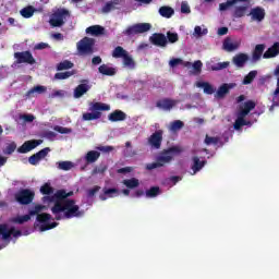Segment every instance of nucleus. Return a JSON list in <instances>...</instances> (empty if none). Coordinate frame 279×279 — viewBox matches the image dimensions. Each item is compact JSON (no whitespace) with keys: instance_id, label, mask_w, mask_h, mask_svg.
I'll list each match as a JSON object with an SVG mask.
<instances>
[{"instance_id":"nucleus-1","label":"nucleus","mask_w":279,"mask_h":279,"mask_svg":"<svg viewBox=\"0 0 279 279\" xmlns=\"http://www.w3.org/2000/svg\"><path fill=\"white\" fill-rule=\"evenodd\" d=\"M69 197H73V191L58 190L52 196L44 197L47 202L54 203L51 207V213L57 221L82 217L83 213L80 210V206L75 204V199Z\"/></svg>"},{"instance_id":"nucleus-2","label":"nucleus","mask_w":279,"mask_h":279,"mask_svg":"<svg viewBox=\"0 0 279 279\" xmlns=\"http://www.w3.org/2000/svg\"><path fill=\"white\" fill-rule=\"evenodd\" d=\"M182 154V150L178 146H171L167 149H163L159 155L156 157V161L146 165L147 171H154V169H160V167H165V165H169L173 160V157L179 156Z\"/></svg>"},{"instance_id":"nucleus-3","label":"nucleus","mask_w":279,"mask_h":279,"mask_svg":"<svg viewBox=\"0 0 279 279\" xmlns=\"http://www.w3.org/2000/svg\"><path fill=\"white\" fill-rule=\"evenodd\" d=\"M89 112L83 113V121H97L101 117V112H108L110 105L104 102H90Z\"/></svg>"},{"instance_id":"nucleus-4","label":"nucleus","mask_w":279,"mask_h":279,"mask_svg":"<svg viewBox=\"0 0 279 279\" xmlns=\"http://www.w3.org/2000/svg\"><path fill=\"white\" fill-rule=\"evenodd\" d=\"M76 49L81 56H93L95 53V39L84 37L76 44Z\"/></svg>"},{"instance_id":"nucleus-5","label":"nucleus","mask_w":279,"mask_h":279,"mask_svg":"<svg viewBox=\"0 0 279 279\" xmlns=\"http://www.w3.org/2000/svg\"><path fill=\"white\" fill-rule=\"evenodd\" d=\"M34 197H36V193H34V191L29 189H23L15 194V202L21 204V206H28V204L34 202Z\"/></svg>"},{"instance_id":"nucleus-6","label":"nucleus","mask_w":279,"mask_h":279,"mask_svg":"<svg viewBox=\"0 0 279 279\" xmlns=\"http://www.w3.org/2000/svg\"><path fill=\"white\" fill-rule=\"evenodd\" d=\"M151 29V24L149 23H137L129 26L123 31L124 36H136V34H145Z\"/></svg>"},{"instance_id":"nucleus-7","label":"nucleus","mask_w":279,"mask_h":279,"mask_svg":"<svg viewBox=\"0 0 279 279\" xmlns=\"http://www.w3.org/2000/svg\"><path fill=\"white\" fill-rule=\"evenodd\" d=\"M14 58L16 60L15 64H36V59L29 50L15 52Z\"/></svg>"},{"instance_id":"nucleus-8","label":"nucleus","mask_w":279,"mask_h":279,"mask_svg":"<svg viewBox=\"0 0 279 279\" xmlns=\"http://www.w3.org/2000/svg\"><path fill=\"white\" fill-rule=\"evenodd\" d=\"M165 134V131L157 130L155 131L149 137H148V145L153 149H160L162 147V135Z\"/></svg>"},{"instance_id":"nucleus-9","label":"nucleus","mask_w":279,"mask_h":279,"mask_svg":"<svg viewBox=\"0 0 279 279\" xmlns=\"http://www.w3.org/2000/svg\"><path fill=\"white\" fill-rule=\"evenodd\" d=\"M23 232L21 230H16L14 227L8 228V225H0V236H2L3 241H8L11 236H21Z\"/></svg>"},{"instance_id":"nucleus-10","label":"nucleus","mask_w":279,"mask_h":279,"mask_svg":"<svg viewBox=\"0 0 279 279\" xmlns=\"http://www.w3.org/2000/svg\"><path fill=\"white\" fill-rule=\"evenodd\" d=\"M66 15H69V11L66 9L56 12L49 21L50 25L52 27H62V25H64V16Z\"/></svg>"},{"instance_id":"nucleus-11","label":"nucleus","mask_w":279,"mask_h":279,"mask_svg":"<svg viewBox=\"0 0 279 279\" xmlns=\"http://www.w3.org/2000/svg\"><path fill=\"white\" fill-rule=\"evenodd\" d=\"M38 145H43V140L26 141L24 145L17 148L19 154H28L32 149H36Z\"/></svg>"},{"instance_id":"nucleus-12","label":"nucleus","mask_w":279,"mask_h":279,"mask_svg":"<svg viewBox=\"0 0 279 279\" xmlns=\"http://www.w3.org/2000/svg\"><path fill=\"white\" fill-rule=\"evenodd\" d=\"M49 151H51V148L46 147V148L37 151L36 154L32 155L28 158L29 165H33V166L38 165V162H40V160H44V158H47V156H49Z\"/></svg>"},{"instance_id":"nucleus-13","label":"nucleus","mask_w":279,"mask_h":279,"mask_svg":"<svg viewBox=\"0 0 279 279\" xmlns=\"http://www.w3.org/2000/svg\"><path fill=\"white\" fill-rule=\"evenodd\" d=\"M149 41L151 43V45H155V47H167V45L169 44L167 36H165V34L162 33H154L149 37Z\"/></svg>"},{"instance_id":"nucleus-14","label":"nucleus","mask_w":279,"mask_h":279,"mask_svg":"<svg viewBox=\"0 0 279 279\" xmlns=\"http://www.w3.org/2000/svg\"><path fill=\"white\" fill-rule=\"evenodd\" d=\"M82 83L74 88V99H80L84 97L90 90V85H88V80L81 81Z\"/></svg>"},{"instance_id":"nucleus-15","label":"nucleus","mask_w":279,"mask_h":279,"mask_svg":"<svg viewBox=\"0 0 279 279\" xmlns=\"http://www.w3.org/2000/svg\"><path fill=\"white\" fill-rule=\"evenodd\" d=\"M248 61L250 56L244 52H240L232 58V64H234V66H236L238 69H243V66H245Z\"/></svg>"},{"instance_id":"nucleus-16","label":"nucleus","mask_w":279,"mask_h":279,"mask_svg":"<svg viewBox=\"0 0 279 279\" xmlns=\"http://www.w3.org/2000/svg\"><path fill=\"white\" fill-rule=\"evenodd\" d=\"M206 165H208V161L201 160L199 157L197 156L192 157V166H191V169L193 171L192 175L199 173V171L203 170L206 167Z\"/></svg>"},{"instance_id":"nucleus-17","label":"nucleus","mask_w":279,"mask_h":279,"mask_svg":"<svg viewBox=\"0 0 279 279\" xmlns=\"http://www.w3.org/2000/svg\"><path fill=\"white\" fill-rule=\"evenodd\" d=\"M177 105L178 100L171 98H163L156 102V108H159V110H171Z\"/></svg>"},{"instance_id":"nucleus-18","label":"nucleus","mask_w":279,"mask_h":279,"mask_svg":"<svg viewBox=\"0 0 279 279\" xmlns=\"http://www.w3.org/2000/svg\"><path fill=\"white\" fill-rule=\"evenodd\" d=\"M239 47H241V40L232 41V38L230 37L225 38L222 43V49H225V51H228L229 53H231L232 51H236Z\"/></svg>"},{"instance_id":"nucleus-19","label":"nucleus","mask_w":279,"mask_h":279,"mask_svg":"<svg viewBox=\"0 0 279 279\" xmlns=\"http://www.w3.org/2000/svg\"><path fill=\"white\" fill-rule=\"evenodd\" d=\"M234 86H236L235 83H223L217 90V93L215 94V97L217 99H223V97H226L228 95V93H230V90H232V88H234Z\"/></svg>"},{"instance_id":"nucleus-20","label":"nucleus","mask_w":279,"mask_h":279,"mask_svg":"<svg viewBox=\"0 0 279 279\" xmlns=\"http://www.w3.org/2000/svg\"><path fill=\"white\" fill-rule=\"evenodd\" d=\"M254 108H256V102H254V100H247L243 105H240L238 113L242 117H247Z\"/></svg>"},{"instance_id":"nucleus-21","label":"nucleus","mask_w":279,"mask_h":279,"mask_svg":"<svg viewBox=\"0 0 279 279\" xmlns=\"http://www.w3.org/2000/svg\"><path fill=\"white\" fill-rule=\"evenodd\" d=\"M108 119L111 121V123H117L119 121H125V119H128V114L117 109L113 112L109 113Z\"/></svg>"},{"instance_id":"nucleus-22","label":"nucleus","mask_w":279,"mask_h":279,"mask_svg":"<svg viewBox=\"0 0 279 279\" xmlns=\"http://www.w3.org/2000/svg\"><path fill=\"white\" fill-rule=\"evenodd\" d=\"M279 54V43L276 41L267 51L263 54L265 60H269L270 58H276Z\"/></svg>"},{"instance_id":"nucleus-23","label":"nucleus","mask_w":279,"mask_h":279,"mask_svg":"<svg viewBox=\"0 0 279 279\" xmlns=\"http://www.w3.org/2000/svg\"><path fill=\"white\" fill-rule=\"evenodd\" d=\"M250 14L253 21H258L260 23V21L265 20V9L260 7L253 8Z\"/></svg>"},{"instance_id":"nucleus-24","label":"nucleus","mask_w":279,"mask_h":279,"mask_svg":"<svg viewBox=\"0 0 279 279\" xmlns=\"http://www.w3.org/2000/svg\"><path fill=\"white\" fill-rule=\"evenodd\" d=\"M106 28L101 25H93L86 28V34H89L90 36H104Z\"/></svg>"},{"instance_id":"nucleus-25","label":"nucleus","mask_w":279,"mask_h":279,"mask_svg":"<svg viewBox=\"0 0 279 279\" xmlns=\"http://www.w3.org/2000/svg\"><path fill=\"white\" fill-rule=\"evenodd\" d=\"M44 93H47V87L43 86V85H37L34 86L33 88H31L27 93H26V97L29 99L32 97H34V95H44Z\"/></svg>"},{"instance_id":"nucleus-26","label":"nucleus","mask_w":279,"mask_h":279,"mask_svg":"<svg viewBox=\"0 0 279 279\" xmlns=\"http://www.w3.org/2000/svg\"><path fill=\"white\" fill-rule=\"evenodd\" d=\"M100 156H101V153L97 150H89L85 156V160L87 165H93V162H97V160H99Z\"/></svg>"},{"instance_id":"nucleus-27","label":"nucleus","mask_w":279,"mask_h":279,"mask_svg":"<svg viewBox=\"0 0 279 279\" xmlns=\"http://www.w3.org/2000/svg\"><path fill=\"white\" fill-rule=\"evenodd\" d=\"M197 88H203L205 95L215 94V87L208 82H196Z\"/></svg>"},{"instance_id":"nucleus-28","label":"nucleus","mask_w":279,"mask_h":279,"mask_svg":"<svg viewBox=\"0 0 279 279\" xmlns=\"http://www.w3.org/2000/svg\"><path fill=\"white\" fill-rule=\"evenodd\" d=\"M99 73L101 75H107L109 77H112L113 75H117V69L110 68L107 64H102L98 68Z\"/></svg>"},{"instance_id":"nucleus-29","label":"nucleus","mask_w":279,"mask_h":279,"mask_svg":"<svg viewBox=\"0 0 279 279\" xmlns=\"http://www.w3.org/2000/svg\"><path fill=\"white\" fill-rule=\"evenodd\" d=\"M265 51V45L263 44H258L255 46V49L253 51V61L254 62H258V60H260V58H263V52Z\"/></svg>"},{"instance_id":"nucleus-30","label":"nucleus","mask_w":279,"mask_h":279,"mask_svg":"<svg viewBox=\"0 0 279 279\" xmlns=\"http://www.w3.org/2000/svg\"><path fill=\"white\" fill-rule=\"evenodd\" d=\"M159 14L163 19H171L173 16V14H175V11L171 7H160Z\"/></svg>"},{"instance_id":"nucleus-31","label":"nucleus","mask_w":279,"mask_h":279,"mask_svg":"<svg viewBox=\"0 0 279 279\" xmlns=\"http://www.w3.org/2000/svg\"><path fill=\"white\" fill-rule=\"evenodd\" d=\"M241 1H247V0H227V2L219 4V11L226 12L229 8H232V5H236V3H240Z\"/></svg>"},{"instance_id":"nucleus-32","label":"nucleus","mask_w":279,"mask_h":279,"mask_svg":"<svg viewBox=\"0 0 279 279\" xmlns=\"http://www.w3.org/2000/svg\"><path fill=\"white\" fill-rule=\"evenodd\" d=\"M36 9L33 5H28L20 11L21 16L24 19H32Z\"/></svg>"},{"instance_id":"nucleus-33","label":"nucleus","mask_w":279,"mask_h":279,"mask_svg":"<svg viewBox=\"0 0 279 279\" xmlns=\"http://www.w3.org/2000/svg\"><path fill=\"white\" fill-rule=\"evenodd\" d=\"M257 75H258V71L256 70L251 71L247 75L244 76L242 84H244V86L252 84L254 80H256Z\"/></svg>"},{"instance_id":"nucleus-34","label":"nucleus","mask_w":279,"mask_h":279,"mask_svg":"<svg viewBox=\"0 0 279 279\" xmlns=\"http://www.w3.org/2000/svg\"><path fill=\"white\" fill-rule=\"evenodd\" d=\"M246 12H247V4L235 7L233 11V16L234 19H242V16H244Z\"/></svg>"},{"instance_id":"nucleus-35","label":"nucleus","mask_w":279,"mask_h":279,"mask_svg":"<svg viewBox=\"0 0 279 279\" xmlns=\"http://www.w3.org/2000/svg\"><path fill=\"white\" fill-rule=\"evenodd\" d=\"M246 116H242L241 113H238V119L234 122V130H241L243 125H250V122L245 121Z\"/></svg>"},{"instance_id":"nucleus-36","label":"nucleus","mask_w":279,"mask_h":279,"mask_svg":"<svg viewBox=\"0 0 279 279\" xmlns=\"http://www.w3.org/2000/svg\"><path fill=\"white\" fill-rule=\"evenodd\" d=\"M123 184L124 186H126V189H138V186L141 185V182L138 181V179L132 178V179L124 180Z\"/></svg>"},{"instance_id":"nucleus-37","label":"nucleus","mask_w":279,"mask_h":279,"mask_svg":"<svg viewBox=\"0 0 279 279\" xmlns=\"http://www.w3.org/2000/svg\"><path fill=\"white\" fill-rule=\"evenodd\" d=\"M122 60L124 66H128L129 69H134L136 66V62H134V59L128 52L122 57Z\"/></svg>"},{"instance_id":"nucleus-38","label":"nucleus","mask_w":279,"mask_h":279,"mask_svg":"<svg viewBox=\"0 0 279 279\" xmlns=\"http://www.w3.org/2000/svg\"><path fill=\"white\" fill-rule=\"evenodd\" d=\"M113 193H119V190L112 187V189H106L104 190V194L99 195V199H101V202H106V199H108V197H112Z\"/></svg>"},{"instance_id":"nucleus-39","label":"nucleus","mask_w":279,"mask_h":279,"mask_svg":"<svg viewBox=\"0 0 279 279\" xmlns=\"http://www.w3.org/2000/svg\"><path fill=\"white\" fill-rule=\"evenodd\" d=\"M73 62L64 60L57 64V71H68V69H73Z\"/></svg>"},{"instance_id":"nucleus-40","label":"nucleus","mask_w":279,"mask_h":279,"mask_svg":"<svg viewBox=\"0 0 279 279\" xmlns=\"http://www.w3.org/2000/svg\"><path fill=\"white\" fill-rule=\"evenodd\" d=\"M32 219V215H24V216H17L15 218L12 219L13 223H19L20 226H22V223H27V221H29Z\"/></svg>"},{"instance_id":"nucleus-41","label":"nucleus","mask_w":279,"mask_h":279,"mask_svg":"<svg viewBox=\"0 0 279 279\" xmlns=\"http://www.w3.org/2000/svg\"><path fill=\"white\" fill-rule=\"evenodd\" d=\"M72 75H75V71L58 72L54 74V80H69Z\"/></svg>"},{"instance_id":"nucleus-42","label":"nucleus","mask_w":279,"mask_h":279,"mask_svg":"<svg viewBox=\"0 0 279 279\" xmlns=\"http://www.w3.org/2000/svg\"><path fill=\"white\" fill-rule=\"evenodd\" d=\"M74 167L72 161H59L58 162V169L61 171H71V169Z\"/></svg>"},{"instance_id":"nucleus-43","label":"nucleus","mask_w":279,"mask_h":279,"mask_svg":"<svg viewBox=\"0 0 279 279\" xmlns=\"http://www.w3.org/2000/svg\"><path fill=\"white\" fill-rule=\"evenodd\" d=\"M126 50L121 46H117L112 51V58H123L126 54Z\"/></svg>"},{"instance_id":"nucleus-44","label":"nucleus","mask_w":279,"mask_h":279,"mask_svg":"<svg viewBox=\"0 0 279 279\" xmlns=\"http://www.w3.org/2000/svg\"><path fill=\"white\" fill-rule=\"evenodd\" d=\"M14 151H16V143L15 142H11L3 149V154L5 156H12V154H14Z\"/></svg>"},{"instance_id":"nucleus-45","label":"nucleus","mask_w":279,"mask_h":279,"mask_svg":"<svg viewBox=\"0 0 279 279\" xmlns=\"http://www.w3.org/2000/svg\"><path fill=\"white\" fill-rule=\"evenodd\" d=\"M230 66V61L218 62L211 65V71H223V69H228Z\"/></svg>"},{"instance_id":"nucleus-46","label":"nucleus","mask_w":279,"mask_h":279,"mask_svg":"<svg viewBox=\"0 0 279 279\" xmlns=\"http://www.w3.org/2000/svg\"><path fill=\"white\" fill-rule=\"evenodd\" d=\"M193 64V70L195 73H202V66H204V63H202L199 60L195 61L194 63L191 62H185L184 66H192Z\"/></svg>"},{"instance_id":"nucleus-47","label":"nucleus","mask_w":279,"mask_h":279,"mask_svg":"<svg viewBox=\"0 0 279 279\" xmlns=\"http://www.w3.org/2000/svg\"><path fill=\"white\" fill-rule=\"evenodd\" d=\"M160 195V187L153 186L146 191V197H158Z\"/></svg>"},{"instance_id":"nucleus-48","label":"nucleus","mask_w":279,"mask_h":279,"mask_svg":"<svg viewBox=\"0 0 279 279\" xmlns=\"http://www.w3.org/2000/svg\"><path fill=\"white\" fill-rule=\"evenodd\" d=\"M36 219L39 223H47V221H51V214H38Z\"/></svg>"},{"instance_id":"nucleus-49","label":"nucleus","mask_w":279,"mask_h":279,"mask_svg":"<svg viewBox=\"0 0 279 279\" xmlns=\"http://www.w3.org/2000/svg\"><path fill=\"white\" fill-rule=\"evenodd\" d=\"M278 95H279V78L277 80V87L272 94V106L270 107V110H274V106H279Z\"/></svg>"},{"instance_id":"nucleus-50","label":"nucleus","mask_w":279,"mask_h":279,"mask_svg":"<svg viewBox=\"0 0 279 279\" xmlns=\"http://www.w3.org/2000/svg\"><path fill=\"white\" fill-rule=\"evenodd\" d=\"M184 128V122L182 120H175L171 123L170 130L172 132H178V130H182Z\"/></svg>"},{"instance_id":"nucleus-51","label":"nucleus","mask_w":279,"mask_h":279,"mask_svg":"<svg viewBox=\"0 0 279 279\" xmlns=\"http://www.w3.org/2000/svg\"><path fill=\"white\" fill-rule=\"evenodd\" d=\"M114 5H117V3L112 1L107 2L101 9L102 14H108L109 12H112V10H116Z\"/></svg>"},{"instance_id":"nucleus-52","label":"nucleus","mask_w":279,"mask_h":279,"mask_svg":"<svg viewBox=\"0 0 279 279\" xmlns=\"http://www.w3.org/2000/svg\"><path fill=\"white\" fill-rule=\"evenodd\" d=\"M206 34H208V28L202 29V26H195L194 36H196L197 38H202V36H206Z\"/></svg>"},{"instance_id":"nucleus-53","label":"nucleus","mask_w":279,"mask_h":279,"mask_svg":"<svg viewBox=\"0 0 279 279\" xmlns=\"http://www.w3.org/2000/svg\"><path fill=\"white\" fill-rule=\"evenodd\" d=\"M40 193H43V195H51L53 193V187H51L49 183H45L40 187Z\"/></svg>"},{"instance_id":"nucleus-54","label":"nucleus","mask_w":279,"mask_h":279,"mask_svg":"<svg viewBox=\"0 0 279 279\" xmlns=\"http://www.w3.org/2000/svg\"><path fill=\"white\" fill-rule=\"evenodd\" d=\"M53 228H58V222L44 223L39 227V230L40 232H47V230H53Z\"/></svg>"},{"instance_id":"nucleus-55","label":"nucleus","mask_w":279,"mask_h":279,"mask_svg":"<svg viewBox=\"0 0 279 279\" xmlns=\"http://www.w3.org/2000/svg\"><path fill=\"white\" fill-rule=\"evenodd\" d=\"M166 38L168 43H171V44L178 43V40H180L178 33H172V32H168Z\"/></svg>"},{"instance_id":"nucleus-56","label":"nucleus","mask_w":279,"mask_h":279,"mask_svg":"<svg viewBox=\"0 0 279 279\" xmlns=\"http://www.w3.org/2000/svg\"><path fill=\"white\" fill-rule=\"evenodd\" d=\"M106 171H108V166L100 165L92 171V175H97V173H106Z\"/></svg>"},{"instance_id":"nucleus-57","label":"nucleus","mask_w":279,"mask_h":279,"mask_svg":"<svg viewBox=\"0 0 279 279\" xmlns=\"http://www.w3.org/2000/svg\"><path fill=\"white\" fill-rule=\"evenodd\" d=\"M205 144H207V145H218L219 144V137H211V136L206 135Z\"/></svg>"},{"instance_id":"nucleus-58","label":"nucleus","mask_w":279,"mask_h":279,"mask_svg":"<svg viewBox=\"0 0 279 279\" xmlns=\"http://www.w3.org/2000/svg\"><path fill=\"white\" fill-rule=\"evenodd\" d=\"M41 210H45V206L44 205H36L34 207V209H31L28 213H29L31 217H34L35 215H38V213H41Z\"/></svg>"},{"instance_id":"nucleus-59","label":"nucleus","mask_w":279,"mask_h":279,"mask_svg":"<svg viewBox=\"0 0 279 279\" xmlns=\"http://www.w3.org/2000/svg\"><path fill=\"white\" fill-rule=\"evenodd\" d=\"M54 132H59V134H71L72 130L69 128L57 125L54 126Z\"/></svg>"},{"instance_id":"nucleus-60","label":"nucleus","mask_w":279,"mask_h":279,"mask_svg":"<svg viewBox=\"0 0 279 279\" xmlns=\"http://www.w3.org/2000/svg\"><path fill=\"white\" fill-rule=\"evenodd\" d=\"M99 191H101V186L96 185V186H94L93 189H89V190L87 191V196H88V197H95V195H97V193H99Z\"/></svg>"},{"instance_id":"nucleus-61","label":"nucleus","mask_w":279,"mask_h":279,"mask_svg":"<svg viewBox=\"0 0 279 279\" xmlns=\"http://www.w3.org/2000/svg\"><path fill=\"white\" fill-rule=\"evenodd\" d=\"M98 151H102V154H110V151H114L113 146H98Z\"/></svg>"},{"instance_id":"nucleus-62","label":"nucleus","mask_w":279,"mask_h":279,"mask_svg":"<svg viewBox=\"0 0 279 279\" xmlns=\"http://www.w3.org/2000/svg\"><path fill=\"white\" fill-rule=\"evenodd\" d=\"M20 119L24 120L25 123H33L34 119H36V117H34V114H22L20 116Z\"/></svg>"},{"instance_id":"nucleus-63","label":"nucleus","mask_w":279,"mask_h":279,"mask_svg":"<svg viewBox=\"0 0 279 279\" xmlns=\"http://www.w3.org/2000/svg\"><path fill=\"white\" fill-rule=\"evenodd\" d=\"M181 12L182 14H191V7L186 2H182Z\"/></svg>"},{"instance_id":"nucleus-64","label":"nucleus","mask_w":279,"mask_h":279,"mask_svg":"<svg viewBox=\"0 0 279 279\" xmlns=\"http://www.w3.org/2000/svg\"><path fill=\"white\" fill-rule=\"evenodd\" d=\"M178 64H182V59L174 58L169 61V65L172 69H174V66H178Z\"/></svg>"}]
</instances>
